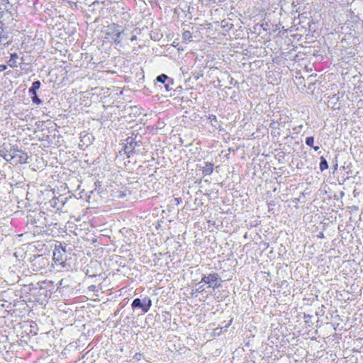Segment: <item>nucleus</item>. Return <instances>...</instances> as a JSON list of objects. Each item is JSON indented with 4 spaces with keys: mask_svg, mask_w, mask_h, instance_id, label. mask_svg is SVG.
Here are the masks:
<instances>
[{
    "mask_svg": "<svg viewBox=\"0 0 363 363\" xmlns=\"http://www.w3.org/2000/svg\"><path fill=\"white\" fill-rule=\"evenodd\" d=\"M138 135L128 137L123 145V150L127 157L130 158L133 153L136 152V147L141 145L140 140H137Z\"/></svg>",
    "mask_w": 363,
    "mask_h": 363,
    "instance_id": "f257e3e1",
    "label": "nucleus"
},
{
    "mask_svg": "<svg viewBox=\"0 0 363 363\" xmlns=\"http://www.w3.org/2000/svg\"><path fill=\"white\" fill-rule=\"evenodd\" d=\"M202 283L208 284L209 288L218 289L221 286V278L216 273H211L208 275H203L198 284Z\"/></svg>",
    "mask_w": 363,
    "mask_h": 363,
    "instance_id": "f03ea898",
    "label": "nucleus"
},
{
    "mask_svg": "<svg viewBox=\"0 0 363 363\" xmlns=\"http://www.w3.org/2000/svg\"><path fill=\"white\" fill-rule=\"evenodd\" d=\"M152 306V301L149 297H145L143 299L139 298H135L132 303L131 307L133 310L140 308L142 312L145 313L149 311Z\"/></svg>",
    "mask_w": 363,
    "mask_h": 363,
    "instance_id": "7ed1b4c3",
    "label": "nucleus"
},
{
    "mask_svg": "<svg viewBox=\"0 0 363 363\" xmlns=\"http://www.w3.org/2000/svg\"><path fill=\"white\" fill-rule=\"evenodd\" d=\"M123 33V30H120V26L113 23L108 26L106 35L109 36L110 39L116 44H118L121 42L119 38Z\"/></svg>",
    "mask_w": 363,
    "mask_h": 363,
    "instance_id": "20e7f679",
    "label": "nucleus"
},
{
    "mask_svg": "<svg viewBox=\"0 0 363 363\" xmlns=\"http://www.w3.org/2000/svg\"><path fill=\"white\" fill-rule=\"evenodd\" d=\"M13 160L16 159V162L20 164H26L28 162V154L24 152L23 150H19L17 146H13L12 148Z\"/></svg>",
    "mask_w": 363,
    "mask_h": 363,
    "instance_id": "39448f33",
    "label": "nucleus"
},
{
    "mask_svg": "<svg viewBox=\"0 0 363 363\" xmlns=\"http://www.w3.org/2000/svg\"><path fill=\"white\" fill-rule=\"evenodd\" d=\"M13 146L11 145V144L5 143L0 145V155L7 162H11L13 160V157H11L13 155Z\"/></svg>",
    "mask_w": 363,
    "mask_h": 363,
    "instance_id": "423d86ee",
    "label": "nucleus"
},
{
    "mask_svg": "<svg viewBox=\"0 0 363 363\" xmlns=\"http://www.w3.org/2000/svg\"><path fill=\"white\" fill-rule=\"evenodd\" d=\"M65 247L66 246H62L60 242L58 245H55L53 251V259L55 262H59L60 264L63 262V257L66 252Z\"/></svg>",
    "mask_w": 363,
    "mask_h": 363,
    "instance_id": "0eeeda50",
    "label": "nucleus"
},
{
    "mask_svg": "<svg viewBox=\"0 0 363 363\" xmlns=\"http://www.w3.org/2000/svg\"><path fill=\"white\" fill-rule=\"evenodd\" d=\"M18 59V55L16 52L11 53L10 59L7 63L10 67L14 68L17 67V60Z\"/></svg>",
    "mask_w": 363,
    "mask_h": 363,
    "instance_id": "6e6552de",
    "label": "nucleus"
},
{
    "mask_svg": "<svg viewBox=\"0 0 363 363\" xmlns=\"http://www.w3.org/2000/svg\"><path fill=\"white\" fill-rule=\"evenodd\" d=\"M213 171V164L206 162V165L203 167L202 173L203 176L210 175Z\"/></svg>",
    "mask_w": 363,
    "mask_h": 363,
    "instance_id": "1a4fd4ad",
    "label": "nucleus"
},
{
    "mask_svg": "<svg viewBox=\"0 0 363 363\" xmlns=\"http://www.w3.org/2000/svg\"><path fill=\"white\" fill-rule=\"evenodd\" d=\"M41 83L39 80H36L32 83L31 86L28 89V94L37 93V91L40 89Z\"/></svg>",
    "mask_w": 363,
    "mask_h": 363,
    "instance_id": "9d476101",
    "label": "nucleus"
},
{
    "mask_svg": "<svg viewBox=\"0 0 363 363\" xmlns=\"http://www.w3.org/2000/svg\"><path fill=\"white\" fill-rule=\"evenodd\" d=\"M156 81L157 82H160L161 84H166L167 82H172V78L169 77L167 74H160L156 78Z\"/></svg>",
    "mask_w": 363,
    "mask_h": 363,
    "instance_id": "9b49d317",
    "label": "nucleus"
},
{
    "mask_svg": "<svg viewBox=\"0 0 363 363\" xmlns=\"http://www.w3.org/2000/svg\"><path fill=\"white\" fill-rule=\"evenodd\" d=\"M320 164H319V168H320V170L321 172H323L328 168V163L326 159L323 156L320 157Z\"/></svg>",
    "mask_w": 363,
    "mask_h": 363,
    "instance_id": "f8f14e48",
    "label": "nucleus"
},
{
    "mask_svg": "<svg viewBox=\"0 0 363 363\" xmlns=\"http://www.w3.org/2000/svg\"><path fill=\"white\" fill-rule=\"evenodd\" d=\"M208 120L210 121L211 125L214 127L215 128H218V119L217 117L215 115L211 114L208 116Z\"/></svg>",
    "mask_w": 363,
    "mask_h": 363,
    "instance_id": "ddd939ff",
    "label": "nucleus"
},
{
    "mask_svg": "<svg viewBox=\"0 0 363 363\" xmlns=\"http://www.w3.org/2000/svg\"><path fill=\"white\" fill-rule=\"evenodd\" d=\"M31 96V101L33 104L36 105H40L42 104V100L38 97L37 93L29 94Z\"/></svg>",
    "mask_w": 363,
    "mask_h": 363,
    "instance_id": "4468645a",
    "label": "nucleus"
},
{
    "mask_svg": "<svg viewBox=\"0 0 363 363\" xmlns=\"http://www.w3.org/2000/svg\"><path fill=\"white\" fill-rule=\"evenodd\" d=\"M173 84H174V80H173V79H172V82H167L166 84H164V87L165 88L167 91H169L171 90H173V87H172Z\"/></svg>",
    "mask_w": 363,
    "mask_h": 363,
    "instance_id": "2eb2a0df",
    "label": "nucleus"
},
{
    "mask_svg": "<svg viewBox=\"0 0 363 363\" xmlns=\"http://www.w3.org/2000/svg\"><path fill=\"white\" fill-rule=\"evenodd\" d=\"M306 144L309 147H313L314 143V138L313 136H309L306 138L305 140Z\"/></svg>",
    "mask_w": 363,
    "mask_h": 363,
    "instance_id": "dca6fc26",
    "label": "nucleus"
},
{
    "mask_svg": "<svg viewBox=\"0 0 363 363\" xmlns=\"http://www.w3.org/2000/svg\"><path fill=\"white\" fill-rule=\"evenodd\" d=\"M182 36H183L184 40H189V41L191 40V37H192V35H191V33L190 31H189V30H186V31H184V32L183 33Z\"/></svg>",
    "mask_w": 363,
    "mask_h": 363,
    "instance_id": "f3484780",
    "label": "nucleus"
},
{
    "mask_svg": "<svg viewBox=\"0 0 363 363\" xmlns=\"http://www.w3.org/2000/svg\"><path fill=\"white\" fill-rule=\"evenodd\" d=\"M264 30H267L269 29V24L267 23H262L261 25Z\"/></svg>",
    "mask_w": 363,
    "mask_h": 363,
    "instance_id": "a211bd4d",
    "label": "nucleus"
},
{
    "mask_svg": "<svg viewBox=\"0 0 363 363\" xmlns=\"http://www.w3.org/2000/svg\"><path fill=\"white\" fill-rule=\"evenodd\" d=\"M7 66L6 65H0V72L6 70L7 69Z\"/></svg>",
    "mask_w": 363,
    "mask_h": 363,
    "instance_id": "6ab92c4d",
    "label": "nucleus"
},
{
    "mask_svg": "<svg viewBox=\"0 0 363 363\" xmlns=\"http://www.w3.org/2000/svg\"><path fill=\"white\" fill-rule=\"evenodd\" d=\"M303 318H304V319H306V321L308 322V320L311 318V315H307V314H304Z\"/></svg>",
    "mask_w": 363,
    "mask_h": 363,
    "instance_id": "aec40b11",
    "label": "nucleus"
},
{
    "mask_svg": "<svg viewBox=\"0 0 363 363\" xmlns=\"http://www.w3.org/2000/svg\"><path fill=\"white\" fill-rule=\"evenodd\" d=\"M175 201H176V204L178 205L182 201V199L180 198H176Z\"/></svg>",
    "mask_w": 363,
    "mask_h": 363,
    "instance_id": "412c9836",
    "label": "nucleus"
},
{
    "mask_svg": "<svg viewBox=\"0 0 363 363\" xmlns=\"http://www.w3.org/2000/svg\"><path fill=\"white\" fill-rule=\"evenodd\" d=\"M199 287L198 288L197 291H203L204 290V289L203 288V285H201L199 284Z\"/></svg>",
    "mask_w": 363,
    "mask_h": 363,
    "instance_id": "4be33fe9",
    "label": "nucleus"
},
{
    "mask_svg": "<svg viewBox=\"0 0 363 363\" xmlns=\"http://www.w3.org/2000/svg\"><path fill=\"white\" fill-rule=\"evenodd\" d=\"M312 147L314 149V150H315V151H317V150H319V146H313V147Z\"/></svg>",
    "mask_w": 363,
    "mask_h": 363,
    "instance_id": "5701e85b",
    "label": "nucleus"
},
{
    "mask_svg": "<svg viewBox=\"0 0 363 363\" xmlns=\"http://www.w3.org/2000/svg\"><path fill=\"white\" fill-rule=\"evenodd\" d=\"M270 127H271V128H276V126H275V123H274H274H272L270 124Z\"/></svg>",
    "mask_w": 363,
    "mask_h": 363,
    "instance_id": "b1692460",
    "label": "nucleus"
},
{
    "mask_svg": "<svg viewBox=\"0 0 363 363\" xmlns=\"http://www.w3.org/2000/svg\"><path fill=\"white\" fill-rule=\"evenodd\" d=\"M332 99H336L337 100L338 99V97L336 96V95H333V98Z\"/></svg>",
    "mask_w": 363,
    "mask_h": 363,
    "instance_id": "393cba45",
    "label": "nucleus"
}]
</instances>
